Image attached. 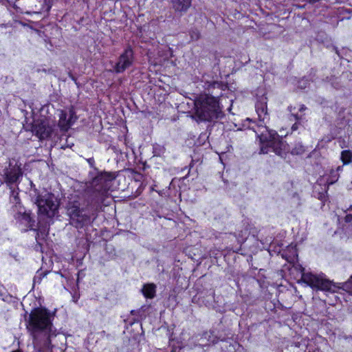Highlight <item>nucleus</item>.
<instances>
[{
    "instance_id": "2",
    "label": "nucleus",
    "mask_w": 352,
    "mask_h": 352,
    "mask_svg": "<svg viewBox=\"0 0 352 352\" xmlns=\"http://www.w3.org/2000/svg\"><path fill=\"white\" fill-rule=\"evenodd\" d=\"M195 116L200 121L211 120L218 117L220 112L217 98L201 94L195 101Z\"/></svg>"
},
{
    "instance_id": "1",
    "label": "nucleus",
    "mask_w": 352,
    "mask_h": 352,
    "mask_svg": "<svg viewBox=\"0 0 352 352\" xmlns=\"http://www.w3.org/2000/svg\"><path fill=\"white\" fill-rule=\"evenodd\" d=\"M54 316V311L44 307L35 308L31 311L27 322V329L34 339L39 333H45L48 338L56 335L52 322Z\"/></svg>"
},
{
    "instance_id": "15",
    "label": "nucleus",
    "mask_w": 352,
    "mask_h": 352,
    "mask_svg": "<svg viewBox=\"0 0 352 352\" xmlns=\"http://www.w3.org/2000/svg\"><path fill=\"white\" fill-rule=\"evenodd\" d=\"M338 178V175L333 170H331V176L327 179V183L328 185L333 184L337 181Z\"/></svg>"
},
{
    "instance_id": "18",
    "label": "nucleus",
    "mask_w": 352,
    "mask_h": 352,
    "mask_svg": "<svg viewBox=\"0 0 352 352\" xmlns=\"http://www.w3.org/2000/svg\"><path fill=\"white\" fill-rule=\"evenodd\" d=\"M22 219L24 220L25 222L29 223L30 222L31 218L28 214H24L22 217Z\"/></svg>"
},
{
    "instance_id": "16",
    "label": "nucleus",
    "mask_w": 352,
    "mask_h": 352,
    "mask_svg": "<svg viewBox=\"0 0 352 352\" xmlns=\"http://www.w3.org/2000/svg\"><path fill=\"white\" fill-rule=\"evenodd\" d=\"M292 117L294 120L296 121L295 124H293L292 129V131H296L298 129V123L302 119L301 117L298 116L297 115L292 113Z\"/></svg>"
},
{
    "instance_id": "5",
    "label": "nucleus",
    "mask_w": 352,
    "mask_h": 352,
    "mask_svg": "<svg viewBox=\"0 0 352 352\" xmlns=\"http://www.w3.org/2000/svg\"><path fill=\"white\" fill-rule=\"evenodd\" d=\"M39 214L46 215L49 217L54 216L58 210V204L54 196L47 192L38 195L36 199Z\"/></svg>"
},
{
    "instance_id": "4",
    "label": "nucleus",
    "mask_w": 352,
    "mask_h": 352,
    "mask_svg": "<svg viewBox=\"0 0 352 352\" xmlns=\"http://www.w3.org/2000/svg\"><path fill=\"white\" fill-rule=\"evenodd\" d=\"M301 271V279L299 283H302L313 289L330 291L332 288L331 283L326 279L323 274H315L311 272H305L304 268L300 266Z\"/></svg>"
},
{
    "instance_id": "10",
    "label": "nucleus",
    "mask_w": 352,
    "mask_h": 352,
    "mask_svg": "<svg viewBox=\"0 0 352 352\" xmlns=\"http://www.w3.org/2000/svg\"><path fill=\"white\" fill-rule=\"evenodd\" d=\"M173 8L177 11H186L190 5L192 0H170Z\"/></svg>"
},
{
    "instance_id": "6",
    "label": "nucleus",
    "mask_w": 352,
    "mask_h": 352,
    "mask_svg": "<svg viewBox=\"0 0 352 352\" xmlns=\"http://www.w3.org/2000/svg\"><path fill=\"white\" fill-rule=\"evenodd\" d=\"M77 117L73 109L60 110L58 126L61 131H67L76 121Z\"/></svg>"
},
{
    "instance_id": "21",
    "label": "nucleus",
    "mask_w": 352,
    "mask_h": 352,
    "mask_svg": "<svg viewBox=\"0 0 352 352\" xmlns=\"http://www.w3.org/2000/svg\"><path fill=\"white\" fill-rule=\"evenodd\" d=\"M292 249H293V250H294V258H290V259H289L288 258H286V259H287V261H289V262H291L292 261H294V256H296V250H295V249H294L293 248H292Z\"/></svg>"
},
{
    "instance_id": "14",
    "label": "nucleus",
    "mask_w": 352,
    "mask_h": 352,
    "mask_svg": "<svg viewBox=\"0 0 352 352\" xmlns=\"http://www.w3.org/2000/svg\"><path fill=\"white\" fill-rule=\"evenodd\" d=\"M67 212L72 217H74L79 215L80 210L78 206H74L72 207L68 208Z\"/></svg>"
},
{
    "instance_id": "8",
    "label": "nucleus",
    "mask_w": 352,
    "mask_h": 352,
    "mask_svg": "<svg viewBox=\"0 0 352 352\" xmlns=\"http://www.w3.org/2000/svg\"><path fill=\"white\" fill-rule=\"evenodd\" d=\"M133 53L131 49L127 48L119 58L118 62L115 67V71L117 73L123 72L126 68L130 67L133 63Z\"/></svg>"
},
{
    "instance_id": "23",
    "label": "nucleus",
    "mask_w": 352,
    "mask_h": 352,
    "mask_svg": "<svg viewBox=\"0 0 352 352\" xmlns=\"http://www.w3.org/2000/svg\"><path fill=\"white\" fill-rule=\"evenodd\" d=\"M342 170V166H338L337 168V171H341Z\"/></svg>"
},
{
    "instance_id": "24",
    "label": "nucleus",
    "mask_w": 352,
    "mask_h": 352,
    "mask_svg": "<svg viewBox=\"0 0 352 352\" xmlns=\"http://www.w3.org/2000/svg\"><path fill=\"white\" fill-rule=\"evenodd\" d=\"M310 2H315L317 0H309Z\"/></svg>"
},
{
    "instance_id": "20",
    "label": "nucleus",
    "mask_w": 352,
    "mask_h": 352,
    "mask_svg": "<svg viewBox=\"0 0 352 352\" xmlns=\"http://www.w3.org/2000/svg\"><path fill=\"white\" fill-rule=\"evenodd\" d=\"M345 219H346V221H347V222L352 221V214H346Z\"/></svg>"
},
{
    "instance_id": "3",
    "label": "nucleus",
    "mask_w": 352,
    "mask_h": 352,
    "mask_svg": "<svg viewBox=\"0 0 352 352\" xmlns=\"http://www.w3.org/2000/svg\"><path fill=\"white\" fill-rule=\"evenodd\" d=\"M259 138L262 153H267L272 151L278 155L285 157V155L289 151L288 145L283 142L274 131L265 129V131L261 133Z\"/></svg>"
},
{
    "instance_id": "9",
    "label": "nucleus",
    "mask_w": 352,
    "mask_h": 352,
    "mask_svg": "<svg viewBox=\"0 0 352 352\" xmlns=\"http://www.w3.org/2000/svg\"><path fill=\"white\" fill-rule=\"evenodd\" d=\"M256 111L260 121L265 122L268 120L265 98H263V101L259 102L256 104Z\"/></svg>"
},
{
    "instance_id": "13",
    "label": "nucleus",
    "mask_w": 352,
    "mask_h": 352,
    "mask_svg": "<svg viewBox=\"0 0 352 352\" xmlns=\"http://www.w3.org/2000/svg\"><path fill=\"white\" fill-rule=\"evenodd\" d=\"M340 158L344 165L348 164L352 162V153L347 150L343 151Z\"/></svg>"
},
{
    "instance_id": "25",
    "label": "nucleus",
    "mask_w": 352,
    "mask_h": 352,
    "mask_svg": "<svg viewBox=\"0 0 352 352\" xmlns=\"http://www.w3.org/2000/svg\"><path fill=\"white\" fill-rule=\"evenodd\" d=\"M13 352H21V351H13Z\"/></svg>"
},
{
    "instance_id": "7",
    "label": "nucleus",
    "mask_w": 352,
    "mask_h": 352,
    "mask_svg": "<svg viewBox=\"0 0 352 352\" xmlns=\"http://www.w3.org/2000/svg\"><path fill=\"white\" fill-rule=\"evenodd\" d=\"M32 131L39 139H46L52 134L53 128L48 120H37L32 126Z\"/></svg>"
},
{
    "instance_id": "17",
    "label": "nucleus",
    "mask_w": 352,
    "mask_h": 352,
    "mask_svg": "<svg viewBox=\"0 0 352 352\" xmlns=\"http://www.w3.org/2000/svg\"><path fill=\"white\" fill-rule=\"evenodd\" d=\"M345 287L349 289V292L352 294V276L349 280L346 283Z\"/></svg>"
},
{
    "instance_id": "12",
    "label": "nucleus",
    "mask_w": 352,
    "mask_h": 352,
    "mask_svg": "<svg viewBox=\"0 0 352 352\" xmlns=\"http://www.w3.org/2000/svg\"><path fill=\"white\" fill-rule=\"evenodd\" d=\"M20 177V173L18 170H11L6 173V182L11 184L16 182Z\"/></svg>"
},
{
    "instance_id": "22",
    "label": "nucleus",
    "mask_w": 352,
    "mask_h": 352,
    "mask_svg": "<svg viewBox=\"0 0 352 352\" xmlns=\"http://www.w3.org/2000/svg\"><path fill=\"white\" fill-rule=\"evenodd\" d=\"M306 109V107L304 105H300L299 106V111H302Z\"/></svg>"
},
{
    "instance_id": "11",
    "label": "nucleus",
    "mask_w": 352,
    "mask_h": 352,
    "mask_svg": "<svg viewBox=\"0 0 352 352\" xmlns=\"http://www.w3.org/2000/svg\"><path fill=\"white\" fill-rule=\"evenodd\" d=\"M142 292L146 298H153L155 294V285L154 284L144 285Z\"/></svg>"
},
{
    "instance_id": "19",
    "label": "nucleus",
    "mask_w": 352,
    "mask_h": 352,
    "mask_svg": "<svg viewBox=\"0 0 352 352\" xmlns=\"http://www.w3.org/2000/svg\"><path fill=\"white\" fill-rule=\"evenodd\" d=\"M302 151H303V148L302 146H300L298 150L293 149L292 151V153L298 155V154H300Z\"/></svg>"
}]
</instances>
